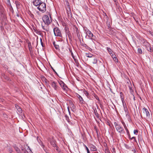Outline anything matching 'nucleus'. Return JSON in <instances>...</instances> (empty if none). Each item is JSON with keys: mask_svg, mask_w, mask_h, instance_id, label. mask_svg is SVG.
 <instances>
[{"mask_svg": "<svg viewBox=\"0 0 153 153\" xmlns=\"http://www.w3.org/2000/svg\"><path fill=\"white\" fill-rule=\"evenodd\" d=\"M42 29L45 30H46V29H45V27L44 26H42Z\"/></svg>", "mask_w": 153, "mask_h": 153, "instance_id": "obj_53", "label": "nucleus"}, {"mask_svg": "<svg viewBox=\"0 0 153 153\" xmlns=\"http://www.w3.org/2000/svg\"><path fill=\"white\" fill-rule=\"evenodd\" d=\"M71 109V110L73 111H75V106H72V107H71V106H70Z\"/></svg>", "mask_w": 153, "mask_h": 153, "instance_id": "obj_27", "label": "nucleus"}, {"mask_svg": "<svg viewBox=\"0 0 153 153\" xmlns=\"http://www.w3.org/2000/svg\"><path fill=\"white\" fill-rule=\"evenodd\" d=\"M138 52L142 54V51L140 48H138Z\"/></svg>", "mask_w": 153, "mask_h": 153, "instance_id": "obj_31", "label": "nucleus"}, {"mask_svg": "<svg viewBox=\"0 0 153 153\" xmlns=\"http://www.w3.org/2000/svg\"><path fill=\"white\" fill-rule=\"evenodd\" d=\"M86 150L87 151V153H90V152L89 150V149L88 148H86Z\"/></svg>", "mask_w": 153, "mask_h": 153, "instance_id": "obj_49", "label": "nucleus"}, {"mask_svg": "<svg viewBox=\"0 0 153 153\" xmlns=\"http://www.w3.org/2000/svg\"><path fill=\"white\" fill-rule=\"evenodd\" d=\"M86 54V56L88 57H89V58H91V57H92V56H93V55L91 54V53H85Z\"/></svg>", "mask_w": 153, "mask_h": 153, "instance_id": "obj_23", "label": "nucleus"}, {"mask_svg": "<svg viewBox=\"0 0 153 153\" xmlns=\"http://www.w3.org/2000/svg\"><path fill=\"white\" fill-rule=\"evenodd\" d=\"M138 133V131L137 130H134V134L137 135Z\"/></svg>", "mask_w": 153, "mask_h": 153, "instance_id": "obj_35", "label": "nucleus"}, {"mask_svg": "<svg viewBox=\"0 0 153 153\" xmlns=\"http://www.w3.org/2000/svg\"><path fill=\"white\" fill-rule=\"evenodd\" d=\"M40 42H41V45L43 47H45V45L43 44V42L42 41V39L41 38H40Z\"/></svg>", "mask_w": 153, "mask_h": 153, "instance_id": "obj_30", "label": "nucleus"}, {"mask_svg": "<svg viewBox=\"0 0 153 153\" xmlns=\"http://www.w3.org/2000/svg\"><path fill=\"white\" fill-rule=\"evenodd\" d=\"M107 49L108 53L111 56L114 61L117 62L118 61V59L117 58H116V55L113 53L112 50L110 48L108 47L107 48Z\"/></svg>", "mask_w": 153, "mask_h": 153, "instance_id": "obj_4", "label": "nucleus"}, {"mask_svg": "<svg viewBox=\"0 0 153 153\" xmlns=\"http://www.w3.org/2000/svg\"><path fill=\"white\" fill-rule=\"evenodd\" d=\"M114 126L117 130L119 133L122 132L123 131V128L116 122L114 123Z\"/></svg>", "mask_w": 153, "mask_h": 153, "instance_id": "obj_5", "label": "nucleus"}, {"mask_svg": "<svg viewBox=\"0 0 153 153\" xmlns=\"http://www.w3.org/2000/svg\"><path fill=\"white\" fill-rule=\"evenodd\" d=\"M42 145V146H43V149H44V150L45 152H46V153H47V151L45 150V149H44V146L43 145Z\"/></svg>", "mask_w": 153, "mask_h": 153, "instance_id": "obj_51", "label": "nucleus"}, {"mask_svg": "<svg viewBox=\"0 0 153 153\" xmlns=\"http://www.w3.org/2000/svg\"><path fill=\"white\" fill-rule=\"evenodd\" d=\"M37 8L42 13H45L46 10V4L45 3L42 2L41 3V5L37 7Z\"/></svg>", "mask_w": 153, "mask_h": 153, "instance_id": "obj_3", "label": "nucleus"}, {"mask_svg": "<svg viewBox=\"0 0 153 153\" xmlns=\"http://www.w3.org/2000/svg\"><path fill=\"white\" fill-rule=\"evenodd\" d=\"M81 45L85 47L86 49L89 50L91 52L92 51V49L89 47L86 44L84 43H82V44H81Z\"/></svg>", "mask_w": 153, "mask_h": 153, "instance_id": "obj_16", "label": "nucleus"}, {"mask_svg": "<svg viewBox=\"0 0 153 153\" xmlns=\"http://www.w3.org/2000/svg\"><path fill=\"white\" fill-rule=\"evenodd\" d=\"M94 97L97 100L99 101V100H100L99 98V97H98V96L97 95L95 94V95H94Z\"/></svg>", "mask_w": 153, "mask_h": 153, "instance_id": "obj_37", "label": "nucleus"}, {"mask_svg": "<svg viewBox=\"0 0 153 153\" xmlns=\"http://www.w3.org/2000/svg\"><path fill=\"white\" fill-rule=\"evenodd\" d=\"M143 110L144 111H143L144 113H145L146 114L147 116H149L150 115L148 111V110L145 108H143Z\"/></svg>", "mask_w": 153, "mask_h": 153, "instance_id": "obj_18", "label": "nucleus"}, {"mask_svg": "<svg viewBox=\"0 0 153 153\" xmlns=\"http://www.w3.org/2000/svg\"><path fill=\"white\" fill-rule=\"evenodd\" d=\"M65 117L67 121H68V122H69V119L68 116L67 115H65Z\"/></svg>", "mask_w": 153, "mask_h": 153, "instance_id": "obj_36", "label": "nucleus"}, {"mask_svg": "<svg viewBox=\"0 0 153 153\" xmlns=\"http://www.w3.org/2000/svg\"><path fill=\"white\" fill-rule=\"evenodd\" d=\"M9 151L10 153H11L13 152V150L11 147H10L9 149Z\"/></svg>", "mask_w": 153, "mask_h": 153, "instance_id": "obj_39", "label": "nucleus"}, {"mask_svg": "<svg viewBox=\"0 0 153 153\" xmlns=\"http://www.w3.org/2000/svg\"><path fill=\"white\" fill-rule=\"evenodd\" d=\"M126 116L128 118L130 117V116L128 114V113H126Z\"/></svg>", "mask_w": 153, "mask_h": 153, "instance_id": "obj_45", "label": "nucleus"}, {"mask_svg": "<svg viewBox=\"0 0 153 153\" xmlns=\"http://www.w3.org/2000/svg\"><path fill=\"white\" fill-rule=\"evenodd\" d=\"M41 2V0H33V3L34 6L37 7L38 6L39 3H40Z\"/></svg>", "mask_w": 153, "mask_h": 153, "instance_id": "obj_13", "label": "nucleus"}, {"mask_svg": "<svg viewBox=\"0 0 153 153\" xmlns=\"http://www.w3.org/2000/svg\"><path fill=\"white\" fill-rule=\"evenodd\" d=\"M24 153H28V152L25 149L24 150Z\"/></svg>", "mask_w": 153, "mask_h": 153, "instance_id": "obj_52", "label": "nucleus"}, {"mask_svg": "<svg viewBox=\"0 0 153 153\" xmlns=\"http://www.w3.org/2000/svg\"><path fill=\"white\" fill-rule=\"evenodd\" d=\"M16 108L17 109L19 113H21L22 112V109L19 106H15Z\"/></svg>", "mask_w": 153, "mask_h": 153, "instance_id": "obj_20", "label": "nucleus"}, {"mask_svg": "<svg viewBox=\"0 0 153 153\" xmlns=\"http://www.w3.org/2000/svg\"><path fill=\"white\" fill-rule=\"evenodd\" d=\"M85 30L89 39H93L92 38L94 36H94L91 31L89 30L87 28H86V29H85Z\"/></svg>", "mask_w": 153, "mask_h": 153, "instance_id": "obj_7", "label": "nucleus"}, {"mask_svg": "<svg viewBox=\"0 0 153 153\" xmlns=\"http://www.w3.org/2000/svg\"><path fill=\"white\" fill-rule=\"evenodd\" d=\"M133 96V99L134 100H135V97H134V95Z\"/></svg>", "mask_w": 153, "mask_h": 153, "instance_id": "obj_60", "label": "nucleus"}, {"mask_svg": "<svg viewBox=\"0 0 153 153\" xmlns=\"http://www.w3.org/2000/svg\"><path fill=\"white\" fill-rule=\"evenodd\" d=\"M97 59L96 58H95L93 59L92 62L93 64H96L97 63Z\"/></svg>", "mask_w": 153, "mask_h": 153, "instance_id": "obj_28", "label": "nucleus"}, {"mask_svg": "<svg viewBox=\"0 0 153 153\" xmlns=\"http://www.w3.org/2000/svg\"><path fill=\"white\" fill-rule=\"evenodd\" d=\"M113 0L115 2V4L118 7V3L117 2V0Z\"/></svg>", "mask_w": 153, "mask_h": 153, "instance_id": "obj_43", "label": "nucleus"}, {"mask_svg": "<svg viewBox=\"0 0 153 153\" xmlns=\"http://www.w3.org/2000/svg\"><path fill=\"white\" fill-rule=\"evenodd\" d=\"M51 68L53 70V71L56 74H57V73L55 71V70L53 69V68L51 66Z\"/></svg>", "mask_w": 153, "mask_h": 153, "instance_id": "obj_46", "label": "nucleus"}, {"mask_svg": "<svg viewBox=\"0 0 153 153\" xmlns=\"http://www.w3.org/2000/svg\"><path fill=\"white\" fill-rule=\"evenodd\" d=\"M53 44L55 48L57 50H59V46L58 44L56 43L55 42H53Z\"/></svg>", "mask_w": 153, "mask_h": 153, "instance_id": "obj_17", "label": "nucleus"}, {"mask_svg": "<svg viewBox=\"0 0 153 153\" xmlns=\"http://www.w3.org/2000/svg\"><path fill=\"white\" fill-rule=\"evenodd\" d=\"M120 97L121 98V101L122 102L123 105H126V104L124 100V97L123 94L121 92H120Z\"/></svg>", "mask_w": 153, "mask_h": 153, "instance_id": "obj_10", "label": "nucleus"}, {"mask_svg": "<svg viewBox=\"0 0 153 153\" xmlns=\"http://www.w3.org/2000/svg\"><path fill=\"white\" fill-rule=\"evenodd\" d=\"M147 50L150 51V52H152L153 51V49H152L151 47L150 46H148L146 47Z\"/></svg>", "mask_w": 153, "mask_h": 153, "instance_id": "obj_21", "label": "nucleus"}, {"mask_svg": "<svg viewBox=\"0 0 153 153\" xmlns=\"http://www.w3.org/2000/svg\"><path fill=\"white\" fill-rule=\"evenodd\" d=\"M89 147L90 148L91 150L92 151H96L97 150V148L96 146L92 144H90L89 145Z\"/></svg>", "mask_w": 153, "mask_h": 153, "instance_id": "obj_15", "label": "nucleus"}, {"mask_svg": "<svg viewBox=\"0 0 153 153\" xmlns=\"http://www.w3.org/2000/svg\"><path fill=\"white\" fill-rule=\"evenodd\" d=\"M131 140L133 139H134V140L135 141H136V140H135V137H132V138H131L130 137V138H129Z\"/></svg>", "mask_w": 153, "mask_h": 153, "instance_id": "obj_47", "label": "nucleus"}, {"mask_svg": "<svg viewBox=\"0 0 153 153\" xmlns=\"http://www.w3.org/2000/svg\"><path fill=\"white\" fill-rule=\"evenodd\" d=\"M82 137L83 139H84V135H83L82 134Z\"/></svg>", "mask_w": 153, "mask_h": 153, "instance_id": "obj_58", "label": "nucleus"}, {"mask_svg": "<svg viewBox=\"0 0 153 153\" xmlns=\"http://www.w3.org/2000/svg\"><path fill=\"white\" fill-rule=\"evenodd\" d=\"M94 114L98 118H99V115L97 112V110H94Z\"/></svg>", "mask_w": 153, "mask_h": 153, "instance_id": "obj_24", "label": "nucleus"}, {"mask_svg": "<svg viewBox=\"0 0 153 153\" xmlns=\"http://www.w3.org/2000/svg\"><path fill=\"white\" fill-rule=\"evenodd\" d=\"M65 33L68 36L69 39H71V33L70 32L69 30L68 31H67L65 32Z\"/></svg>", "mask_w": 153, "mask_h": 153, "instance_id": "obj_19", "label": "nucleus"}, {"mask_svg": "<svg viewBox=\"0 0 153 153\" xmlns=\"http://www.w3.org/2000/svg\"><path fill=\"white\" fill-rule=\"evenodd\" d=\"M77 97L78 98L79 100V102L81 104H84L83 100L82 97L79 94H77Z\"/></svg>", "mask_w": 153, "mask_h": 153, "instance_id": "obj_12", "label": "nucleus"}, {"mask_svg": "<svg viewBox=\"0 0 153 153\" xmlns=\"http://www.w3.org/2000/svg\"><path fill=\"white\" fill-rule=\"evenodd\" d=\"M107 152L108 153H110V152L108 151H107Z\"/></svg>", "mask_w": 153, "mask_h": 153, "instance_id": "obj_64", "label": "nucleus"}, {"mask_svg": "<svg viewBox=\"0 0 153 153\" xmlns=\"http://www.w3.org/2000/svg\"><path fill=\"white\" fill-rule=\"evenodd\" d=\"M15 3L17 7H19L20 5V3L18 1H16Z\"/></svg>", "mask_w": 153, "mask_h": 153, "instance_id": "obj_26", "label": "nucleus"}, {"mask_svg": "<svg viewBox=\"0 0 153 153\" xmlns=\"http://www.w3.org/2000/svg\"><path fill=\"white\" fill-rule=\"evenodd\" d=\"M100 106L101 108H102L103 106L101 105V106Z\"/></svg>", "mask_w": 153, "mask_h": 153, "instance_id": "obj_62", "label": "nucleus"}, {"mask_svg": "<svg viewBox=\"0 0 153 153\" xmlns=\"http://www.w3.org/2000/svg\"><path fill=\"white\" fill-rule=\"evenodd\" d=\"M124 110L126 112L128 113V109L127 107V106H123Z\"/></svg>", "mask_w": 153, "mask_h": 153, "instance_id": "obj_25", "label": "nucleus"}, {"mask_svg": "<svg viewBox=\"0 0 153 153\" xmlns=\"http://www.w3.org/2000/svg\"><path fill=\"white\" fill-rule=\"evenodd\" d=\"M66 11L68 18H72V15L71 12V7L69 5H68V7L67 8Z\"/></svg>", "mask_w": 153, "mask_h": 153, "instance_id": "obj_8", "label": "nucleus"}, {"mask_svg": "<svg viewBox=\"0 0 153 153\" xmlns=\"http://www.w3.org/2000/svg\"><path fill=\"white\" fill-rule=\"evenodd\" d=\"M126 131L127 132V134L128 135L129 138H130V135L129 134L128 129H126Z\"/></svg>", "mask_w": 153, "mask_h": 153, "instance_id": "obj_32", "label": "nucleus"}, {"mask_svg": "<svg viewBox=\"0 0 153 153\" xmlns=\"http://www.w3.org/2000/svg\"><path fill=\"white\" fill-rule=\"evenodd\" d=\"M50 18L49 16L46 15H44L42 17V19L45 25H48L50 24L52 22L51 18V15L50 16Z\"/></svg>", "mask_w": 153, "mask_h": 153, "instance_id": "obj_1", "label": "nucleus"}, {"mask_svg": "<svg viewBox=\"0 0 153 153\" xmlns=\"http://www.w3.org/2000/svg\"><path fill=\"white\" fill-rule=\"evenodd\" d=\"M84 94L89 98V93L88 92V91L84 89L83 91Z\"/></svg>", "mask_w": 153, "mask_h": 153, "instance_id": "obj_22", "label": "nucleus"}, {"mask_svg": "<svg viewBox=\"0 0 153 153\" xmlns=\"http://www.w3.org/2000/svg\"><path fill=\"white\" fill-rule=\"evenodd\" d=\"M58 82L64 91H65L67 90L68 88L67 86L62 81L60 80V81H59Z\"/></svg>", "mask_w": 153, "mask_h": 153, "instance_id": "obj_6", "label": "nucleus"}, {"mask_svg": "<svg viewBox=\"0 0 153 153\" xmlns=\"http://www.w3.org/2000/svg\"><path fill=\"white\" fill-rule=\"evenodd\" d=\"M42 1H41V3H39V4H38V6L37 7L39 6L40 5H41V3H42Z\"/></svg>", "mask_w": 153, "mask_h": 153, "instance_id": "obj_55", "label": "nucleus"}, {"mask_svg": "<svg viewBox=\"0 0 153 153\" xmlns=\"http://www.w3.org/2000/svg\"><path fill=\"white\" fill-rule=\"evenodd\" d=\"M7 0V2L8 3V5L10 6L11 8H12V7L11 6V3H10V0Z\"/></svg>", "mask_w": 153, "mask_h": 153, "instance_id": "obj_38", "label": "nucleus"}, {"mask_svg": "<svg viewBox=\"0 0 153 153\" xmlns=\"http://www.w3.org/2000/svg\"><path fill=\"white\" fill-rule=\"evenodd\" d=\"M57 83L53 81L51 83V86L54 88V89L56 91L58 89V86L56 85Z\"/></svg>", "mask_w": 153, "mask_h": 153, "instance_id": "obj_14", "label": "nucleus"}, {"mask_svg": "<svg viewBox=\"0 0 153 153\" xmlns=\"http://www.w3.org/2000/svg\"><path fill=\"white\" fill-rule=\"evenodd\" d=\"M104 15V16L105 18L108 21V20L109 19V18L108 16L106 14V13H105Z\"/></svg>", "mask_w": 153, "mask_h": 153, "instance_id": "obj_29", "label": "nucleus"}, {"mask_svg": "<svg viewBox=\"0 0 153 153\" xmlns=\"http://www.w3.org/2000/svg\"><path fill=\"white\" fill-rule=\"evenodd\" d=\"M108 27H109V26H110V25H108Z\"/></svg>", "mask_w": 153, "mask_h": 153, "instance_id": "obj_63", "label": "nucleus"}, {"mask_svg": "<svg viewBox=\"0 0 153 153\" xmlns=\"http://www.w3.org/2000/svg\"><path fill=\"white\" fill-rule=\"evenodd\" d=\"M28 13L30 15L31 17L33 18V15L31 13V12L30 11H29Z\"/></svg>", "mask_w": 153, "mask_h": 153, "instance_id": "obj_34", "label": "nucleus"}, {"mask_svg": "<svg viewBox=\"0 0 153 153\" xmlns=\"http://www.w3.org/2000/svg\"><path fill=\"white\" fill-rule=\"evenodd\" d=\"M34 32L37 34H39L40 32L37 30L34 29Z\"/></svg>", "mask_w": 153, "mask_h": 153, "instance_id": "obj_42", "label": "nucleus"}, {"mask_svg": "<svg viewBox=\"0 0 153 153\" xmlns=\"http://www.w3.org/2000/svg\"><path fill=\"white\" fill-rule=\"evenodd\" d=\"M37 13L38 14H39L40 13L38 11L37 12Z\"/></svg>", "mask_w": 153, "mask_h": 153, "instance_id": "obj_61", "label": "nucleus"}, {"mask_svg": "<svg viewBox=\"0 0 153 153\" xmlns=\"http://www.w3.org/2000/svg\"><path fill=\"white\" fill-rule=\"evenodd\" d=\"M48 140L50 142L52 146L53 147H55L56 146V141L53 139L49 138L48 139Z\"/></svg>", "mask_w": 153, "mask_h": 153, "instance_id": "obj_9", "label": "nucleus"}, {"mask_svg": "<svg viewBox=\"0 0 153 153\" xmlns=\"http://www.w3.org/2000/svg\"><path fill=\"white\" fill-rule=\"evenodd\" d=\"M112 150L113 152H114L115 151V149L114 148H113L112 149Z\"/></svg>", "mask_w": 153, "mask_h": 153, "instance_id": "obj_59", "label": "nucleus"}, {"mask_svg": "<svg viewBox=\"0 0 153 153\" xmlns=\"http://www.w3.org/2000/svg\"><path fill=\"white\" fill-rule=\"evenodd\" d=\"M74 29L75 30L76 33L77 34V36L78 37V38L79 39V38L80 37V34L78 29V28L77 27L75 26H74Z\"/></svg>", "mask_w": 153, "mask_h": 153, "instance_id": "obj_11", "label": "nucleus"}, {"mask_svg": "<svg viewBox=\"0 0 153 153\" xmlns=\"http://www.w3.org/2000/svg\"><path fill=\"white\" fill-rule=\"evenodd\" d=\"M122 123H123V126H124V127L125 128V130H126V129H128L127 128L126 126V124H125V123L124 122Z\"/></svg>", "mask_w": 153, "mask_h": 153, "instance_id": "obj_41", "label": "nucleus"}, {"mask_svg": "<svg viewBox=\"0 0 153 153\" xmlns=\"http://www.w3.org/2000/svg\"><path fill=\"white\" fill-rule=\"evenodd\" d=\"M69 50H70V52L71 53V55H72L73 58H74V57H73V53L72 52V51L71 50H70V49H69Z\"/></svg>", "mask_w": 153, "mask_h": 153, "instance_id": "obj_48", "label": "nucleus"}, {"mask_svg": "<svg viewBox=\"0 0 153 153\" xmlns=\"http://www.w3.org/2000/svg\"><path fill=\"white\" fill-rule=\"evenodd\" d=\"M106 124H107V125H109V126H110V123L108 121H107V122H106Z\"/></svg>", "mask_w": 153, "mask_h": 153, "instance_id": "obj_50", "label": "nucleus"}, {"mask_svg": "<svg viewBox=\"0 0 153 153\" xmlns=\"http://www.w3.org/2000/svg\"><path fill=\"white\" fill-rule=\"evenodd\" d=\"M65 32L67 31H68L69 30V28L67 26H66L65 28Z\"/></svg>", "mask_w": 153, "mask_h": 153, "instance_id": "obj_33", "label": "nucleus"}, {"mask_svg": "<svg viewBox=\"0 0 153 153\" xmlns=\"http://www.w3.org/2000/svg\"><path fill=\"white\" fill-rule=\"evenodd\" d=\"M114 108H115V109H116V108H115V106H112V108L113 109H114Z\"/></svg>", "mask_w": 153, "mask_h": 153, "instance_id": "obj_54", "label": "nucleus"}, {"mask_svg": "<svg viewBox=\"0 0 153 153\" xmlns=\"http://www.w3.org/2000/svg\"><path fill=\"white\" fill-rule=\"evenodd\" d=\"M15 149L16 151L18 153V152H19V149L18 147H16L15 148Z\"/></svg>", "mask_w": 153, "mask_h": 153, "instance_id": "obj_40", "label": "nucleus"}, {"mask_svg": "<svg viewBox=\"0 0 153 153\" xmlns=\"http://www.w3.org/2000/svg\"><path fill=\"white\" fill-rule=\"evenodd\" d=\"M67 108L68 109V111H69V106H68L67 107Z\"/></svg>", "mask_w": 153, "mask_h": 153, "instance_id": "obj_56", "label": "nucleus"}, {"mask_svg": "<svg viewBox=\"0 0 153 153\" xmlns=\"http://www.w3.org/2000/svg\"><path fill=\"white\" fill-rule=\"evenodd\" d=\"M84 146H85V148L86 149V148H88L87 147L85 144H84Z\"/></svg>", "mask_w": 153, "mask_h": 153, "instance_id": "obj_57", "label": "nucleus"}, {"mask_svg": "<svg viewBox=\"0 0 153 153\" xmlns=\"http://www.w3.org/2000/svg\"><path fill=\"white\" fill-rule=\"evenodd\" d=\"M94 129L95 130V131H96V132L97 134L98 135V131L97 129V128H96V127H94Z\"/></svg>", "mask_w": 153, "mask_h": 153, "instance_id": "obj_44", "label": "nucleus"}, {"mask_svg": "<svg viewBox=\"0 0 153 153\" xmlns=\"http://www.w3.org/2000/svg\"><path fill=\"white\" fill-rule=\"evenodd\" d=\"M54 35L55 36H59L61 38H60V40H62V35L60 30L58 27H56L53 29Z\"/></svg>", "mask_w": 153, "mask_h": 153, "instance_id": "obj_2", "label": "nucleus"}]
</instances>
